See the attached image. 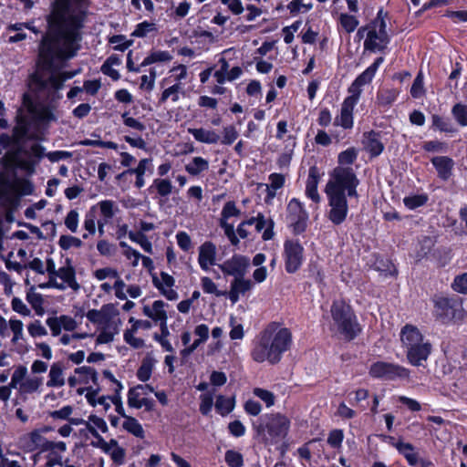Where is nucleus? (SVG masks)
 Instances as JSON below:
<instances>
[{
    "instance_id": "f257e3e1",
    "label": "nucleus",
    "mask_w": 467,
    "mask_h": 467,
    "mask_svg": "<svg viewBox=\"0 0 467 467\" xmlns=\"http://www.w3.org/2000/svg\"><path fill=\"white\" fill-rule=\"evenodd\" d=\"M74 75L37 66L29 78L28 90L23 94L22 103L16 111L11 133L0 134V154L5 150L0 162L5 167L34 173L43 157L51 162L72 157V153L66 150L45 153V148L39 143H33L27 150L25 143L38 138L40 123L48 124L57 120L55 110L57 102L62 98L60 90L64 82Z\"/></svg>"
},
{
    "instance_id": "f03ea898",
    "label": "nucleus",
    "mask_w": 467,
    "mask_h": 467,
    "mask_svg": "<svg viewBox=\"0 0 467 467\" xmlns=\"http://www.w3.org/2000/svg\"><path fill=\"white\" fill-rule=\"evenodd\" d=\"M82 1L56 0L47 16V31L39 45L37 66L40 67H54L56 59H70L80 49V30L87 14Z\"/></svg>"
},
{
    "instance_id": "7ed1b4c3",
    "label": "nucleus",
    "mask_w": 467,
    "mask_h": 467,
    "mask_svg": "<svg viewBox=\"0 0 467 467\" xmlns=\"http://www.w3.org/2000/svg\"><path fill=\"white\" fill-rule=\"evenodd\" d=\"M291 342L292 335L289 329L273 323L261 333L252 351V358L259 363L267 361L270 364H276L283 353L288 350Z\"/></svg>"
},
{
    "instance_id": "20e7f679",
    "label": "nucleus",
    "mask_w": 467,
    "mask_h": 467,
    "mask_svg": "<svg viewBox=\"0 0 467 467\" xmlns=\"http://www.w3.org/2000/svg\"><path fill=\"white\" fill-rule=\"evenodd\" d=\"M331 317L336 331L347 340H352L361 331L350 306L344 301H335L331 306Z\"/></svg>"
},
{
    "instance_id": "39448f33",
    "label": "nucleus",
    "mask_w": 467,
    "mask_h": 467,
    "mask_svg": "<svg viewBox=\"0 0 467 467\" xmlns=\"http://www.w3.org/2000/svg\"><path fill=\"white\" fill-rule=\"evenodd\" d=\"M358 184L359 180L351 166H337L330 173L325 190L346 193L348 197H358L357 187Z\"/></svg>"
},
{
    "instance_id": "423d86ee",
    "label": "nucleus",
    "mask_w": 467,
    "mask_h": 467,
    "mask_svg": "<svg viewBox=\"0 0 467 467\" xmlns=\"http://www.w3.org/2000/svg\"><path fill=\"white\" fill-rule=\"evenodd\" d=\"M10 386L16 389L20 396L26 398L40 391L43 378L28 376L26 367L20 365L15 368L11 376Z\"/></svg>"
},
{
    "instance_id": "0eeeda50",
    "label": "nucleus",
    "mask_w": 467,
    "mask_h": 467,
    "mask_svg": "<svg viewBox=\"0 0 467 467\" xmlns=\"http://www.w3.org/2000/svg\"><path fill=\"white\" fill-rule=\"evenodd\" d=\"M389 43V36L386 32V23L378 17L368 26L367 37L364 42L366 49L370 51L383 50Z\"/></svg>"
},
{
    "instance_id": "6e6552de",
    "label": "nucleus",
    "mask_w": 467,
    "mask_h": 467,
    "mask_svg": "<svg viewBox=\"0 0 467 467\" xmlns=\"http://www.w3.org/2000/svg\"><path fill=\"white\" fill-rule=\"evenodd\" d=\"M325 192L327 196L329 210L327 218L336 225L341 224L347 218L348 205L346 193H337L329 191Z\"/></svg>"
},
{
    "instance_id": "1a4fd4ad",
    "label": "nucleus",
    "mask_w": 467,
    "mask_h": 467,
    "mask_svg": "<svg viewBox=\"0 0 467 467\" xmlns=\"http://www.w3.org/2000/svg\"><path fill=\"white\" fill-rule=\"evenodd\" d=\"M369 375L373 378H384L394 379L396 378L406 379L410 376V370L400 365L378 361L369 368Z\"/></svg>"
},
{
    "instance_id": "9d476101",
    "label": "nucleus",
    "mask_w": 467,
    "mask_h": 467,
    "mask_svg": "<svg viewBox=\"0 0 467 467\" xmlns=\"http://www.w3.org/2000/svg\"><path fill=\"white\" fill-rule=\"evenodd\" d=\"M290 428L289 419L281 414L275 413L269 416L268 420L265 426L267 431L268 438L271 441L276 442L281 439H284Z\"/></svg>"
},
{
    "instance_id": "9b49d317",
    "label": "nucleus",
    "mask_w": 467,
    "mask_h": 467,
    "mask_svg": "<svg viewBox=\"0 0 467 467\" xmlns=\"http://www.w3.org/2000/svg\"><path fill=\"white\" fill-rule=\"evenodd\" d=\"M303 254L304 248L297 241L287 240L285 242L284 255L286 272L295 273L300 268L304 258Z\"/></svg>"
},
{
    "instance_id": "f8f14e48",
    "label": "nucleus",
    "mask_w": 467,
    "mask_h": 467,
    "mask_svg": "<svg viewBox=\"0 0 467 467\" xmlns=\"http://www.w3.org/2000/svg\"><path fill=\"white\" fill-rule=\"evenodd\" d=\"M241 211L236 207L234 202H227L221 213L220 226L223 229L225 235L233 245H237L239 239L237 238L234 224L228 223L231 217H238Z\"/></svg>"
},
{
    "instance_id": "ddd939ff",
    "label": "nucleus",
    "mask_w": 467,
    "mask_h": 467,
    "mask_svg": "<svg viewBox=\"0 0 467 467\" xmlns=\"http://www.w3.org/2000/svg\"><path fill=\"white\" fill-rule=\"evenodd\" d=\"M249 265V258L241 254H234L218 266L224 275H233L236 278L245 275Z\"/></svg>"
},
{
    "instance_id": "4468645a",
    "label": "nucleus",
    "mask_w": 467,
    "mask_h": 467,
    "mask_svg": "<svg viewBox=\"0 0 467 467\" xmlns=\"http://www.w3.org/2000/svg\"><path fill=\"white\" fill-rule=\"evenodd\" d=\"M432 350L429 340L423 337L420 342L415 344L412 348L406 351V357L410 364L416 367H424Z\"/></svg>"
},
{
    "instance_id": "2eb2a0df",
    "label": "nucleus",
    "mask_w": 467,
    "mask_h": 467,
    "mask_svg": "<svg viewBox=\"0 0 467 467\" xmlns=\"http://www.w3.org/2000/svg\"><path fill=\"white\" fill-rule=\"evenodd\" d=\"M383 57H378L375 62L368 67L362 74H360L351 84L348 88V93L350 96L355 97L359 99L361 95V87L369 83L373 77L375 76L376 71L378 70L379 65L383 62Z\"/></svg>"
},
{
    "instance_id": "dca6fc26",
    "label": "nucleus",
    "mask_w": 467,
    "mask_h": 467,
    "mask_svg": "<svg viewBox=\"0 0 467 467\" xmlns=\"http://www.w3.org/2000/svg\"><path fill=\"white\" fill-rule=\"evenodd\" d=\"M358 101V99L350 95L344 99L341 105L340 115L335 119L336 125L346 130L353 127V110Z\"/></svg>"
},
{
    "instance_id": "f3484780",
    "label": "nucleus",
    "mask_w": 467,
    "mask_h": 467,
    "mask_svg": "<svg viewBox=\"0 0 467 467\" xmlns=\"http://www.w3.org/2000/svg\"><path fill=\"white\" fill-rule=\"evenodd\" d=\"M67 451V444L64 441H49L46 443L44 451L47 452V467H53L55 465H61L63 460V453Z\"/></svg>"
},
{
    "instance_id": "a211bd4d",
    "label": "nucleus",
    "mask_w": 467,
    "mask_h": 467,
    "mask_svg": "<svg viewBox=\"0 0 467 467\" xmlns=\"http://www.w3.org/2000/svg\"><path fill=\"white\" fill-rule=\"evenodd\" d=\"M118 312L113 304L104 305L99 310H88L86 317L92 323L99 327L106 326L109 323H114L111 319V315H117Z\"/></svg>"
},
{
    "instance_id": "6ab92c4d",
    "label": "nucleus",
    "mask_w": 467,
    "mask_h": 467,
    "mask_svg": "<svg viewBox=\"0 0 467 467\" xmlns=\"http://www.w3.org/2000/svg\"><path fill=\"white\" fill-rule=\"evenodd\" d=\"M436 313L445 319L457 317V311L461 310V304L454 299L440 297L435 301Z\"/></svg>"
},
{
    "instance_id": "aec40b11",
    "label": "nucleus",
    "mask_w": 467,
    "mask_h": 467,
    "mask_svg": "<svg viewBox=\"0 0 467 467\" xmlns=\"http://www.w3.org/2000/svg\"><path fill=\"white\" fill-rule=\"evenodd\" d=\"M287 213L289 221L295 226V231H303V222L306 218V213L303 210L302 203L297 199H292L287 205Z\"/></svg>"
},
{
    "instance_id": "412c9836",
    "label": "nucleus",
    "mask_w": 467,
    "mask_h": 467,
    "mask_svg": "<svg viewBox=\"0 0 467 467\" xmlns=\"http://www.w3.org/2000/svg\"><path fill=\"white\" fill-rule=\"evenodd\" d=\"M216 247L212 242H205L199 247L198 263L200 267L207 271L215 265Z\"/></svg>"
},
{
    "instance_id": "4be33fe9",
    "label": "nucleus",
    "mask_w": 467,
    "mask_h": 467,
    "mask_svg": "<svg viewBox=\"0 0 467 467\" xmlns=\"http://www.w3.org/2000/svg\"><path fill=\"white\" fill-rule=\"evenodd\" d=\"M253 287V283L249 279H245L244 275L238 276L234 278L231 283V287L229 292L227 293L228 297L232 301L233 304H235L241 295H244L246 292L250 291Z\"/></svg>"
},
{
    "instance_id": "5701e85b",
    "label": "nucleus",
    "mask_w": 467,
    "mask_h": 467,
    "mask_svg": "<svg viewBox=\"0 0 467 467\" xmlns=\"http://www.w3.org/2000/svg\"><path fill=\"white\" fill-rule=\"evenodd\" d=\"M423 337L419 328L413 325L408 324L400 330V341L406 351L412 348L415 344L420 342Z\"/></svg>"
},
{
    "instance_id": "b1692460",
    "label": "nucleus",
    "mask_w": 467,
    "mask_h": 467,
    "mask_svg": "<svg viewBox=\"0 0 467 467\" xmlns=\"http://www.w3.org/2000/svg\"><path fill=\"white\" fill-rule=\"evenodd\" d=\"M65 365L61 361H57L51 364L48 371L47 387L48 388H62L66 384V378L64 374Z\"/></svg>"
},
{
    "instance_id": "393cba45",
    "label": "nucleus",
    "mask_w": 467,
    "mask_h": 467,
    "mask_svg": "<svg viewBox=\"0 0 467 467\" xmlns=\"http://www.w3.org/2000/svg\"><path fill=\"white\" fill-rule=\"evenodd\" d=\"M174 278L167 273L161 272V278L154 277L153 284L161 290V294L169 300H175L178 294L172 289L174 285Z\"/></svg>"
},
{
    "instance_id": "a878e982",
    "label": "nucleus",
    "mask_w": 467,
    "mask_h": 467,
    "mask_svg": "<svg viewBox=\"0 0 467 467\" xmlns=\"http://www.w3.org/2000/svg\"><path fill=\"white\" fill-rule=\"evenodd\" d=\"M362 144L364 149L370 153L372 157L379 156L384 150V144L380 140V135L373 130L363 134Z\"/></svg>"
},
{
    "instance_id": "bb28decb",
    "label": "nucleus",
    "mask_w": 467,
    "mask_h": 467,
    "mask_svg": "<svg viewBox=\"0 0 467 467\" xmlns=\"http://www.w3.org/2000/svg\"><path fill=\"white\" fill-rule=\"evenodd\" d=\"M59 277L67 287H70L74 291H78L80 288V285L76 280V273L74 267L71 265L70 261L67 260V265L65 266L57 269V273L56 275V278Z\"/></svg>"
},
{
    "instance_id": "cd10ccee",
    "label": "nucleus",
    "mask_w": 467,
    "mask_h": 467,
    "mask_svg": "<svg viewBox=\"0 0 467 467\" xmlns=\"http://www.w3.org/2000/svg\"><path fill=\"white\" fill-rule=\"evenodd\" d=\"M319 182V173L317 167L313 166L309 169L308 178L306 185V194L314 202L319 203L321 198L317 192Z\"/></svg>"
},
{
    "instance_id": "c85d7f7f",
    "label": "nucleus",
    "mask_w": 467,
    "mask_h": 467,
    "mask_svg": "<svg viewBox=\"0 0 467 467\" xmlns=\"http://www.w3.org/2000/svg\"><path fill=\"white\" fill-rule=\"evenodd\" d=\"M431 162L436 168L441 179L446 181L451 176V171L454 166L452 159L447 156H437L431 159Z\"/></svg>"
},
{
    "instance_id": "c756f323",
    "label": "nucleus",
    "mask_w": 467,
    "mask_h": 467,
    "mask_svg": "<svg viewBox=\"0 0 467 467\" xmlns=\"http://www.w3.org/2000/svg\"><path fill=\"white\" fill-rule=\"evenodd\" d=\"M23 440L25 441L26 447L29 451L39 449L41 452L44 451L46 443H48L49 441L44 436H42L40 431L38 430L32 431L26 434Z\"/></svg>"
},
{
    "instance_id": "7c9ffc66",
    "label": "nucleus",
    "mask_w": 467,
    "mask_h": 467,
    "mask_svg": "<svg viewBox=\"0 0 467 467\" xmlns=\"http://www.w3.org/2000/svg\"><path fill=\"white\" fill-rule=\"evenodd\" d=\"M392 445L401 453L411 466L417 465L420 459L419 454L415 451V449L411 443L397 441L392 442Z\"/></svg>"
},
{
    "instance_id": "2f4dec72",
    "label": "nucleus",
    "mask_w": 467,
    "mask_h": 467,
    "mask_svg": "<svg viewBox=\"0 0 467 467\" xmlns=\"http://www.w3.org/2000/svg\"><path fill=\"white\" fill-rule=\"evenodd\" d=\"M164 302L161 300L154 301L152 306H144V314L160 323H167V314L164 309Z\"/></svg>"
},
{
    "instance_id": "473e14b6",
    "label": "nucleus",
    "mask_w": 467,
    "mask_h": 467,
    "mask_svg": "<svg viewBox=\"0 0 467 467\" xmlns=\"http://www.w3.org/2000/svg\"><path fill=\"white\" fill-rule=\"evenodd\" d=\"M188 132L200 142L207 144H215L219 141L220 136L214 131L210 130L200 129H188Z\"/></svg>"
},
{
    "instance_id": "72a5a7b5",
    "label": "nucleus",
    "mask_w": 467,
    "mask_h": 467,
    "mask_svg": "<svg viewBox=\"0 0 467 467\" xmlns=\"http://www.w3.org/2000/svg\"><path fill=\"white\" fill-rule=\"evenodd\" d=\"M128 404L130 407L140 409L145 407L147 410H151L152 401L146 399L141 398V393L139 389H130L128 393Z\"/></svg>"
},
{
    "instance_id": "f704fd0d",
    "label": "nucleus",
    "mask_w": 467,
    "mask_h": 467,
    "mask_svg": "<svg viewBox=\"0 0 467 467\" xmlns=\"http://www.w3.org/2000/svg\"><path fill=\"white\" fill-rule=\"evenodd\" d=\"M99 334L97 337V344H107L114 339V336L119 333V325L117 322L109 323L99 327Z\"/></svg>"
},
{
    "instance_id": "c9c22d12",
    "label": "nucleus",
    "mask_w": 467,
    "mask_h": 467,
    "mask_svg": "<svg viewBox=\"0 0 467 467\" xmlns=\"http://www.w3.org/2000/svg\"><path fill=\"white\" fill-rule=\"evenodd\" d=\"M47 272L49 276V280L46 284L39 285L40 288H47V287H55L60 290L66 289V285L64 284H58V282L56 279V275L57 273V270L55 266V262L52 258H48L47 260Z\"/></svg>"
},
{
    "instance_id": "e433bc0d",
    "label": "nucleus",
    "mask_w": 467,
    "mask_h": 467,
    "mask_svg": "<svg viewBox=\"0 0 467 467\" xmlns=\"http://www.w3.org/2000/svg\"><path fill=\"white\" fill-rule=\"evenodd\" d=\"M156 363V360L153 357L148 355L142 360L141 366L137 371V377L141 381H147L151 375L153 367Z\"/></svg>"
},
{
    "instance_id": "4c0bfd02",
    "label": "nucleus",
    "mask_w": 467,
    "mask_h": 467,
    "mask_svg": "<svg viewBox=\"0 0 467 467\" xmlns=\"http://www.w3.org/2000/svg\"><path fill=\"white\" fill-rule=\"evenodd\" d=\"M124 419L125 420L123 421L122 427L125 431L138 438H144V430L135 418L126 416Z\"/></svg>"
},
{
    "instance_id": "58836bf2",
    "label": "nucleus",
    "mask_w": 467,
    "mask_h": 467,
    "mask_svg": "<svg viewBox=\"0 0 467 467\" xmlns=\"http://www.w3.org/2000/svg\"><path fill=\"white\" fill-rule=\"evenodd\" d=\"M209 162L202 157H194L191 162L185 166V170L191 175H199L201 172L208 170Z\"/></svg>"
},
{
    "instance_id": "ea45409f",
    "label": "nucleus",
    "mask_w": 467,
    "mask_h": 467,
    "mask_svg": "<svg viewBox=\"0 0 467 467\" xmlns=\"http://www.w3.org/2000/svg\"><path fill=\"white\" fill-rule=\"evenodd\" d=\"M182 90V83H175L174 85L165 88L161 93L160 103H164L169 99H171L174 103L178 102L180 99V93Z\"/></svg>"
},
{
    "instance_id": "a19ab883",
    "label": "nucleus",
    "mask_w": 467,
    "mask_h": 467,
    "mask_svg": "<svg viewBox=\"0 0 467 467\" xmlns=\"http://www.w3.org/2000/svg\"><path fill=\"white\" fill-rule=\"evenodd\" d=\"M172 57L168 51H154L151 52L141 62L140 67H146L157 62H166L171 60Z\"/></svg>"
},
{
    "instance_id": "79ce46f5",
    "label": "nucleus",
    "mask_w": 467,
    "mask_h": 467,
    "mask_svg": "<svg viewBox=\"0 0 467 467\" xmlns=\"http://www.w3.org/2000/svg\"><path fill=\"white\" fill-rule=\"evenodd\" d=\"M234 408V400L225 398L224 396H218L215 402L216 410L222 415L225 416L230 413Z\"/></svg>"
},
{
    "instance_id": "37998d69",
    "label": "nucleus",
    "mask_w": 467,
    "mask_h": 467,
    "mask_svg": "<svg viewBox=\"0 0 467 467\" xmlns=\"http://www.w3.org/2000/svg\"><path fill=\"white\" fill-rule=\"evenodd\" d=\"M75 373L79 375L84 383H88L91 380L94 384H97L98 374L93 368L88 366L79 367L75 369Z\"/></svg>"
},
{
    "instance_id": "c03bdc74",
    "label": "nucleus",
    "mask_w": 467,
    "mask_h": 467,
    "mask_svg": "<svg viewBox=\"0 0 467 467\" xmlns=\"http://www.w3.org/2000/svg\"><path fill=\"white\" fill-rule=\"evenodd\" d=\"M358 158V150L354 148H348L340 152L337 157L338 166H349Z\"/></svg>"
},
{
    "instance_id": "a18cd8bd",
    "label": "nucleus",
    "mask_w": 467,
    "mask_h": 467,
    "mask_svg": "<svg viewBox=\"0 0 467 467\" xmlns=\"http://www.w3.org/2000/svg\"><path fill=\"white\" fill-rule=\"evenodd\" d=\"M427 202L428 195L426 194L410 195L403 199L404 205L410 210L423 206Z\"/></svg>"
},
{
    "instance_id": "49530a36",
    "label": "nucleus",
    "mask_w": 467,
    "mask_h": 467,
    "mask_svg": "<svg viewBox=\"0 0 467 467\" xmlns=\"http://www.w3.org/2000/svg\"><path fill=\"white\" fill-rule=\"evenodd\" d=\"M451 114L461 126H467V105L457 103L451 109Z\"/></svg>"
},
{
    "instance_id": "de8ad7c7",
    "label": "nucleus",
    "mask_w": 467,
    "mask_h": 467,
    "mask_svg": "<svg viewBox=\"0 0 467 467\" xmlns=\"http://www.w3.org/2000/svg\"><path fill=\"white\" fill-rule=\"evenodd\" d=\"M129 237L131 241L139 244L145 252L152 254L151 243L143 233L130 232Z\"/></svg>"
},
{
    "instance_id": "09e8293b",
    "label": "nucleus",
    "mask_w": 467,
    "mask_h": 467,
    "mask_svg": "<svg viewBox=\"0 0 467 467\" xmlns=\"http://www.w3.org/2000/svg\"><path fill=\"white\" fill-rule=\"evenodd\" d=\"M340 25L347 33L353 32L358 26V19L348 14H341L339 16Z\"/></svg>"
},
{
    "instance_id": "8fccbe9b",
    "label": "nucleus",
    "mask_w": 467,
    "mask_h": 467,
    "mask_svg": "<svg viewBox=\"0 0 467 467\" xmlns=\"http://www.w3.org/2000/svg\"><path fill=\"white\" fill-rule=\"evenodd\" d=\"M84 228L88 232V234H83V238H88V235H93L96 233V215L93 211L88 212L85 215L84 220Z\"/></svg>"
},
{
    "instance_id": "3c124183",
    "label": "nucleus",
    "mask_w": 467,
    "mask_h": 467,
    "mask_svg": "<svg viewBox=\"0 0 467 467\" xmlns=\"http://www.w3.org/2000/svg\"><path fill=\"white\" fill-rule=\"evenodd\" d=\"M398 92L394 89H384L378 94V102L382 106L390 105L397 98Z\"/></svg>"
},
{
    "instance_id": "603ef678",
    "label": "nucleus",
    "mask_w": 467,
    "mask_h": 467,
    "mask_svg": "<svg viewBox=\"0 0 467 467\" xmlns=\"http://www.w3.org/2000/svg\"><path fill=\"white\" fill-rule=\"evenodd\" d=\"M224 458L230 467H242L244 464L243 455L238 451L229 450L225 452Z\"/></svg>"
},
{
    "instance_id": "864d4df0",
    "label": "nucleus",
    "mask_w": 467,
    "mask_h": 467,
    "mask_svg": "<svg viewBox=\"0 0 467 467\" xmlns=\"http://www.w3.org/2000/svg\"><path fill=\"white\" fill-rule=\"evenodd\" d=\"M117 269L112 267L99 268L94 271L93 275L99 281L105 280L107 278L116 279L119 275Z\"/></svg>"
},
{
    "instance_id": "5fc2aeb1",
    "label": "nucleus",
    "mask_w": 467,
    "mask_h": 467,
    "mask_svg": "<svg viewBox=\"0 0 467 467\" xmlns=\"http://www.w3.org/2000/svg\"><path fill=\"white\" fill-rule=\"evenodd\" d=\"M202 290L207 294H214L216 296H225L226 292H222L217 289L215 283L207 276L202 278Z\"/></svg>"
},
{
    "instance_id": "6e6d98bb",
    "label": "nucleus",
    "mask_w": 467,
    "mask_h": 467,
    "mask_svg": "<svg viewBox=\"0 0 467 467\" xmlns=\"http://www.w3.org/2000/svg\"><path fill=\"white\" fill-rule=\"evenodd\" d=\"M313 7L312 3L304 4L303 0H293L287 5V9L291 14H298L300 12H307Z\"/></svg>"
},
{
    "instance_id": "4d7b16f0",
    "label": "nucleus",
    "mask_w": 467,
    "mask_h": 467,
    "mask_svg": "<svg viewBox=\"0 0 467 467\" xmlns=\"http://www.w3.org/2000/svg\"><path fill=\"white\" fill-rule=\"evenodd\" d=\"M431 121H432V127L441 131H444V132H453L454 131V130L452 129L450 122L439 115H433L431 117Z\"/></svg>"
},
{
    "instance_id": "13d9d810",
    "label": "nucleus",
    "mask_w": 467,
    "mask_h": 467,
    "mask_svg": "<svg viewBox=\"0 0 467 467\" xmlns=\"http://www.w3.org/2000/svg\"><path fill=\"white\" fill-rule=\"evenodd\" d=\"M59 245L62 249H69L71 247H80L82 245V242L80 239L71 236V235H62L59 238Z\"/></svg>"
},
{
    "instance_id": "bf43d9fd",
    "label": "nucleus",
    "mask_w": 467,
    "mask_h": 467,
    "mask_svg": "<svg viewBox=\"0 0 467 467\" xmlns=\"http://www.w3.org/2000/svg\"><path fill=\"white\" fill-rule=\"evenodd\" d=\"M154 185L161 196H168L172 191V184L169 180L156 179L154 180Z\"/></svg>"
},
{
    "instance_id": "052dcab7",
    "label": "nucleus",
    "mask_w": 467,
    "mask_h": 467,
    "mask_svg": "<svg viewBox=\"0 0 467 467\" xmlns=\"http://www.w3.org/2000/svg\"><path fill=\"white\" fill-rule=\"evenodd\" d=\"M96 396H97V392L88 393L87 395L88 401L92 406H96L98 404L101 405L104 408V410L107 411L110 408V404L108 401L109 400H110V397L100 396V397L96 398Z\"/></svg>"
},
{
    "instance_id": "680f3d73",
    "label": "nucleus",
    "mask_w": 467,
    "mask_h": 467,
    "mask_svg": "<svg viewBox=\"0 0 467 467\" xmlns=\"http://www.w3.org/2000/svg\"><path fill=\"white\" fill-rule=\"evenodd\" d=\"M65 225L72 232L77 233L78 227V213L76 210H71L66 216Z\"/></svg>"
},
{
    "instance_id": "e2e57ef3",
    "label": "nucleus",
    "mask_w": 467,
    "mask_h": 467,
    "mask_svg": "<svg viewBox=\"0 0 467 467\" xmlns=\"http://www.w3.org/2000/svg\"><path fill=\"white\" fill-rule=\"evenodd\" d=\"M28 333L33 337H44L47 335L46 327L41 324L39 320H35L30 323L27 327Z\"/></svg>"
},
{
    "instance_id": "0e129e2a",
    "label": "nucleus",
    "mask_w": 467,
    "mask_h": 467,
    "mask_svg": "<svg viewBox=\"0 0 467 467\" xmlns=\"http://www.w3.org/2000/svg\"><path fill=\"white\" fill-rule=\"evenodd\" d=\"M254 394L261 399L267 407H271L275 404V395L269 390L255 388L254 389Z\"/></svg>"
},
{
    "instance_id": "69168bd1",
    "label": "nucleus",
    "mask_w": 467,
    "mask_h": 467,
    "mask_svg": "<svg viewBox=\"0 0 467 467\" xmlns=\"http://www.w3.org/2000/svg\"><path fill=\"white\" fill-rule=\"evenodd\" d=\"M223 135L222 143L231 145L237 139L238 131L234 126L230 125L223 128Z\"/></svg>"
},
{
    "instance_id": "338daca9",
    "label": "nucleus",
    "mask_w": 467,
    "mask_h": 467,
    "mask_svg": "<svg viewBox=\"0 0 467 467\" xmlns=\"http://www.w3.org/2000/svg\"><path fill=\"white\" fill-rule=\"evenodd\" d=\"M194 334L198 337L197 339L194 340V344H197L199 347L202 343H204L209 337V327L207 325L201 324L198 325L194 328Z\"/></svg>"
},
{
    "instance_id": "774afa93",
    "label": "nucleus",
    "mask_w": 467,
    "mask_h": 467,
    "mask_svg": "<svg viewBox=\"0 0 467 467\" xmlns=\"http://www.w3.org/2000/svg\"><path fill=\"white\" fill-rule=\"evenodd\" d=\"M452 288L456 292L467 294V273L455 277Z\"/></svg>"
}]
</instances>
